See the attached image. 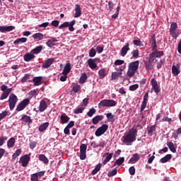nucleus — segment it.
<instances>
[{"label": "nucleus", "instance_id": "1", "mask_svg": "<svg viewBox=\"0 0 181 181\" xmlns=\"http://www.w3.org/2000/svg\"><path fill=\"white\" fill-rule=\"evenodd\" d=\"M138 136V129L132 128L129 129L128 133L122 136L124 144L127 145H131L133 142L136 141V136Z\"/></svg>", "mask_w": 181, "mask_h": 181}, {"label": "nucleus", "instance_id": "2", "mask_svg": "<svg viewBox=\"0 0 181 181\" xmlns=\"http://www.w3.org/2000/svg\"><path fill=\"white\" fill-rule=\"evenodd\" d=\"M139 67V61L136 60L129 64L128 70L127 72V77L129 78L134 77L136 71H138V69Z\"/></svg>", "mask_w": 181, "mask_h": 181}, {"label": "nucleus", "instance_id": "3", "mask_svg": "<svg viewBox=\"0 0 181 181\" xmlns=\"http://www.w3.org/2000/svg\"><path fill=\"white\" fill-rule=\"evenodd\" d=\"M115 105H117V101L114 100L104 99L98 103V108H104V107L110 108L111 107H115Z\"/></svg>", "mask_w": 181, "mask_h": 181}, {"label": "nucleus", "instance_id": "4", "mask_svg": "<svg viewBox=\"0 0 181 181\" xmlns=\"http://www.w3.org/2000/svg\"><path fill=\"white\" fill-rule=\"evenodd\" d=\"M0 88H1V90L3 91L0 97V100L2 101L3 100L8 98V97L9 96V94L12 93V88H8V86L4 84L0 86Z\"/></svg>", "mask_w": 181, "mask_h": 181}, {"label": "nucleus", "instance_id": "5", "mask_svg": "<svg viewBox=\"0 0 181 181\" xmlns=\"http://www.w3.org/2000/svg\"><path fill=\"white\" fill-rule=\"evenodd\" d=\"M30 103V99L29 98L23 99L18 104L16 108V111H17L18 112L21 111H23V110H25V107H28V105H29Z\"/></svg>", "mask_w": 181, "mask_h": 181}, {"label": "nucleus", "instance_id": "6", "mask_svg": "<svg viewBox=\"0 0 181 181\" xmlns=\"http://www.w3.org/2000/svg\"><path fill=\"white\" fill-rule=\"evenodd\" d=\"M125 67H126V66L124 65V66H121L119 68H116L115 70L117 71L112 73L111 80H118L119 77H122V71H124V70H125Z\"/></svg>", "mask_w": 181, "mask_h": 181}, {"label": "nucleus", "instance_id": "7", "mask_svg": "<svg viewBox=\"0 0 181 181\" xmlns=\"http://www.w3.org/2000/svg\"><path fill=\"white\" fill-rule=\"evenodd\" d=\"M18 96L16 95L11 93L8 98V106L10 110L12 111L13 108H15V105H16V103H18Z\"/></svg>", "mask_w": 181, "mask_h": 181}, {"label": "nucleus", "instance_id": "8", "mask_svg": "<svg viewBox=\"0 0 181 181\" xmlns=\"http://www.w3.org/2000/svg\"><path fill=\"white\" fill-rule=\"evenodd\" d=\"M30 153L29 154H25L20 158L19 163H21L23 168H27L30 162Z\"/></svg>", "mask_w": 181, "mask_h": 181}, {"label": "nucleus", "instance_id": "9", "mask_svg": "<svg viewBox=\"0 0 181 181\" xmlns=\"http://www.w3.org/2000/svg\"><path fill=\"white\" fill-rule=\"evenodd\" d=\"M108 130V124H103L101 127H98L95 132V136H101V135H103V134H105L107 131Z\"/></svg>", "mask_w": 181, "mask_h": 181}, {"label": "nucleus", "instance_id": "10", "mask_svg": "<svg viewBox=\"0 0 181 181\" xmlns=\"http://www.w3.org/2000/svg\"><path fill=\"white\" fill-rule=\"evenodd\" d=\"M87 145L81 144L80 146V156L81 160H86L87 158Z\"/></svg>", "mask_w": 181, "mask_h": 181}, {"label": "nucleus", "instance_id": "11", "mask_svg": "<svg viewBox=\"0 0 181 181\" xmlns=\"http://www.w3.org/2000/svg\"><path fill=\"white\" fill-rule=\"evenodd\" d=\"M100 59L99 58L95 59H89L88 60V66L91 69V70H94L97 69V63H100Z\"/></svg>", "mask_w": 181, "mask_h": 181}, {"label": "nucleus", "instance_id": "12", "mask_svg": "<svg viewBox=\"0 0 181 181\" xmlns=\"http://www.w3.org/2000/svg\"><path fill=\"white\" fill-rule=\"evenodd\" d=\"M151 90H153L154 93L156 94H158V93H160V86L158 84V81L155 78H152L151 81Z\"/></svg>", "mask_w": 181, "mask_h": 181}, {"label": "nucleus", "instance_id": "13", "mask_svg": "<svg viewBox=\"0 0 181 181\" xmlns=\"http://www.w3.org/2000/svg\"><path fill=\"white\" fill-rule=\"evenodd\" d=\"M148 98H149V93L146 92L144 96L143 101L141 105L140 112H142L148 104Z\"/></svg>", "mask_w": 181, "mask_h": 181}, {"label": "nucleus", "instance_id": "14", "mask_svg": "<svg viewBox=\"0 0 181 181\" xmlns=\"http://www.w3.org/2000/svg\"><path fill=\"white\" fill-rule=\"evenodd\" d=\"M15 26L13 25H1L0 26V33H6V32H12V30H14Z\"/></svg>", "mask_w": 181, "mask_h": 181}, {"label": "nucleus", "instance_id": "15", "mask_svg": "<svg viewBox=\"0 0 181 181\" xmlns=\"http://www.w3.org/2000/svg\"><path fill=\"white\" fill-rule=\"evenodd\" d=\"M129 49H129V43L127 42L121 49V50H120V56H122V57H125V56H127V53H128V52H129Z\"/></svg>", "mask_w": 181, "mask_h": 181}, {"label": "nucleus", "instance_id": "16", "mask_svg": "<svg viewBox=\"0 0 181 181\" xmlns=\"http://www.w3.org/2000/svg\"><path fill=\"white\" fill-rule=\"evenodd\" d=\"M150 43L151 45L152 51L158 49V45H156V35L155 34L151 35Z\"/></svg>", "mask_w": 181, "mask_h": 181}, {"label": "nucleus", "instance_id": "17", "mask_svg": "<svg viewBox=\"0 0 181 181\" xmlns=\"http://www.w3.org/2000/svg\"><path fill=\"white\" fill-rule=\"evenodd\" d=\"M54 63V58H49L47 59L44 64L42 65V69H49L52 64Z\"/></svg>", "mask_w": 181, "mask_h": 181}, {"label": "nucleus", "instance_id": "18", "mask_svg": "<svg viewBox=\"0 0 181 181\" xmlns=\"http://www.w3.org/2000/svg\"><path fill=\"white\" fill-rule=\"evenodd\" d=\"M81 91V86L78 85V83L73 86L72 89L71 90V95H76L77 93Z\"/></svg>", "mask_w": 181, "mask_h": 181}, {"label": "nucleus", "instance_id": "19", "mask_svg": "<svg viewBox=\"0 0 181 181\" xmlns=\"http://www.w3.org/2000/svg\"><path fill=\"white\" fill-rule=\"evenodd\" d=\"M32 37L34 39V40H35V42H39L45 39V35H43L42 33H36L32 35Z\"/></svg>", "mask_w": 181, "mask_h": 181}, {"label": "nucleus", "instance_id": "20", "mask_svg": "<svg viewBox=\"0 0 181 181\" xmlns=\"http://www.w3.org/2000/svg\"><path fill=\"white\" fill-rule=\"evenodd\" d=\"M56 42H57V37H52L47 40V42H45V45L47 46V47H49V49H52L53 46H56Z\"/></svg>", "mask_w": 181, "mask_h": 181}, {"label": "nucleus", "instance_id": "21", "mask_svg": "<svg viewBox=\"0 0 181 181\" xmlns=\"http://www.w3.org/2000/svg\"><path fill=\"white\" fill-rule=\"evenodd\" d=\"M172 73L173 76H179V74H180V66H179V64L173 65Z\"/></svg>", "mask_w": 181, "mask_h": 181}, {"label": "nucleus", "instance_id": "22", "mask_svg": "<svg viewBox=\"0 0 181 181\" xmlns=\"http://www.w3.org/2000/svg\"><path fill=\"white\" fill-rule=\"evenodd\" d=\"M104 119V115H96L92 119V122L93 125H97L100 121H103Z\"/></svg>", "mask_w": 181, "mask_h": 181}, {"label": "nucleus", "instance_id": "23", "mask_svg": "<svg viewBox=\"0 0 181 181\" xmlns=\"http://www.w3.org/2000/svg\"><path fill=\"white\" fill-rule=\"evenodd\" d=\"M47 108V103H46V101L45 100H42L40 102L39 111L40 112H43V111H45Z\"/></svg>", "mask_w": 181, "mask_h": 181}, {"label": "nucleus", "instance_id": "24", "mask_svg": "<svg viewBox=\"0 0 181 181\" xmlns=\"http://www.w3.org/2000/svg\"><path fill=\"white\" fill-rule=\"evenodd\" d=\"M35 57H36L35 56V54H30L29 52L26 53L24 54L23 56V59H24V62H30L31 60H33V59H35Z\"/></svg>", "mask_w": 181, "mask_h": 181}, {"label": "nucleus", "instance_id": "25", "mask_svg": "<svg viewBox=\"0 0 181 181\" xmlns=\"http://www.w3.org/2000/svg\"><path fill=\"white\" fill-rule=\"evenodd\" d=\"M74 11V18H80L81 16V7H80V5L76 4Z\"/></svg>", "mask_w": 181, "mask_h": 181}, {"label": "nucleus", "instance_id": "26", "mask_svg": "<svg viewBox=\"0 0 181 181\" xmlns=\"http://www.w3.org/2000/svg\"><path fill=\"white\" fill-rule=\"evenodd\" d=\"M145 69L147 71H149L153 69V66H155V64L153 62H151V61H146L144 62Z\"/></svg>", "mask_w": 181, "mask_h": 181}, {"label": "nucleus", "instance_id": "27", "mask_svg": "<svg viewBox=\"0 0 181 181\" xmlns=\"http://www.w3.org/2000/svg\"><path fill=\"white\" fill-rule=\"evenodd\" d=\"M21 121H23V122H28V125H30V124H32V122H33L30 116H28L27 115H24L21 118Z\"/></svg>", "mask_w": 181, "mask_h": 181}, {"label": "nucleus", "instance_id": "28", "mask_svg": "<svg viewBox=\"0 0 181 181\" xmlns=\"http://www.w3.org/2000/svg\"><path fill=\"white\" fill-rule=\"evenodd\" d=\"M70 71H71V64L66 63L62 71V74L67 75Z\"/></svg>", "mask_w": 181, "mask_h": 181}, {"label": "nucleus", "instance_id": "29", "mask_svg": "<svg viewBox=\"0 0 181 181\" xmlns=\"http://www.w3.org/2000/svg\"><path fill=\"white\" fill-rule=\"evenodd\" d=\"M16 142V139L14 137H11L7 141V148L11 149V148H13L15 146V144Z\"/></svg>", "mask_w": 181, "mask_h": 181}, {"label": "nucleus", "instance_id": "30", "mask_svg": "<svg viewBox=\"0 0 181 181\" xmlns=\"http://www.w3.org/2000/svg\"><path fill=\"white\" fill-rule=\"evenodd\" d=\"M38 159L40 162H43L45 165H49V158L45 154L38 155Z\"/></svg>", "mask_w": 181, "mask_h": 181}, {"label": "nucleus", "instance_id": "31", "mask_svg": "<svg viewBox=\"0 0 181 181\" xmlns=\"http://www.w3.org/2000/svg\"><path fill=\"white\" fill-rule=\"evenodd\" d=\"M49 122H46L45 123H42L38 127V131L40 132H44V131H46V129H47V128L49 127Z\"/></svg>", "mask_w": 181, "mask_h": 181}, {"label": "nucleus", "instance_id": "32", "mask_svg": "<svg viewBox=\"0 0 181 181\" xmlns=\"http://www.w3.org/2000/svg\"><path fill=\"white\" fill-rule=\"evenodd\" d=\"M70 121V117L67 115H62L60 116V124H67Z\"/></svg>", "mask_w": 181, "mask_h": 181}, {"label": "nucleus", "instance_id": "33", "mask_svg": "<svg viewBox=\"0 0 181 181\" xmlns=\"http://www.w3.org/2000/svg\"><path fill=\"white\" fill-rule=\"evenodd\" d=\"M139 159H141V156L136 153L132 155V157L129 159V162H132L133 163H135L138 162Z\"/></svg>", "mask_w": 181, "mask_h": 181}, {"label": "nucleus", "instance_id": "34", "mask_svg": "<svg viewBox=\"0 0 181 181\" xmlns=\"http://www.w3.org/2000/svg\"><path fill=\"white\" fill-rule=\"evenodd\" d=\"M105 155L106 156V158H105V160L103 161V165H107V163H108V162H110V160H111V159H112V153H105Z\"/></svg>", "mask_w": 181, "mask_h": 181}, {"label": "nucleus", "instance_id": "35", "mask_svg": "<svg viewBox=\"0 0 181 181\" xmlns=\"http://www.w3.org/2000/svg\"><path fill=\"white\" fill-rule=\"evenodd\" d=\"M106 117H107L108 122H111V124H114V122H115V116H114V115H112V113L109 112V113L106 114Z\"/></svg>", "mask_w": 181, "mask_h": 181}, {"label": "nucleus", "instance_id": "36", "mask_svg": "<svg viewBox=\"0 0 181 181\" xmlns=\"http://www.w3.org/2000/svg\"><path fill=\"white\" fill-rule=\"evenodd\" d=\"M42 76H35L33 79V82L34 83V86H40L42 84Z\"/></svg>", "mask_w": 181, "mask_h": 181}, {"label": "nucleus", "instance_id": "37", "mask_svg": "<svg viewBox=\"0 0 181 181\" xmlns=\"http://www.w3.org/2000/svg\"><path fill=\"white\" fill-rule=\"evenodd\" d=\"M172 159V154H167L165 156L163 157L160 160V163H166L167 162H169Z\"/></svg>", "mask_w": 181, "mask_h": 181}, {"label": "nucleus", "instance_id": "38", "mask_svg": "<svg viewBox=\"0 0 181 181\" xmlns=\"http://www.w3.org/2000/svg\"><path fill=\"white\" fill-rule=\"evenodd\" d=\"M42 50H43V46L40 45V46H37L35 48L32 49L31 53H33L34 54H39V53H40V52H42Z\"/></svg>", "mask_w": 181, "mask_h": 181}, {"label": "nucleus", "instance_id": "39", "mask_svg": "<svg viewBox=\"0 0 181 181\" xmlns=\"http://www.w3.org/2000/svg\"><path fill=\"white\" fill-rule=\"evenodd\" d=\"M99 78L103 80L107 76V70L105 69H101L98 71Z\"/></svg>", "mask_w": 181, "mask_h": 181}, {"label": "nucleus", "instance_id": "40", "mask_svg": "<svg viewBox=\"0 0 181 181\" xmlns=\"http://www.w3.org/2000/svg\"><path fill=\"white\" fill-rule=\"evenodd\" d=\"M101 166H102L101 163H98V165H96L95 168L92 170L91 175H97V173H98V172H100V170L101 169Z\"/></svg>", "mask_w": 181, "mask_h": 181}, {"label": "nucleus", "instance_id": "41", "mask_svg": "<svg viewBox=\"0 0 181 181\" xmlns=\"http://www.w3.org/2000/svg\"><path fill=\"white\" fill-rule=\"evenodd\" d=\"M26 42H28V38L26 37L18 38L13 42V45H19V43H26Z\"/></svg>", "mask_w": 181, "mask_h": 181}, {"label": "nucleus", "instance_id": "42", "mask_svg": "<svg viewBox=\"0 0 181 181\" xmlns=\"http://www.w3.org/2000/svg\"><path fill=\"white\" fill-rule=\"evenodd\" d=\"M87 74H86L85 72L83 73L79 78V83L80 84H84V83H86V81H87Z\"/></svg>", "mask_w": 181, "mask_h": 181}, {"label": "nucleus", "instance_id": "43", "mask_svg": "<svg viewBox=\"0 0 181 181\" xmlns=\"http://www.w3.org/2000/svg\"><path fill=\"white\" fill-rule=\"evenodd\" d=\"M152 52L154 53L156 59H159L163 56V51H158V48H156V50H153Z\"/></svg>", "mask_w": 181, "mask_h": 181}, {"label": "nucleus", "instance_id": "44", "mask_svg": "<svg viewBox=\"0 0 181 181\" xmlns=\"http://www.w3.org/2000/svg\"><path fill=\"white\" fill-rule=\"evenodd\" d=\"M124 162H125V158L120 157L117 160H115V162L114 163V166H115V165H117V166H121V165H122L124 163Z\"/></svg>", "mask_w": 181, "mask_h": 181}, {"label": "nucleus", "instance_id": "45", "mask_svg": "<svg viewBox=\"0 0 181 181\" xmlns=\"http://www.w3.org/2000/svg\"><path fill=\"white\" fill-rule=\"evenodd\" d=\"M167 146H168L170 151H172L173 153H176V148L172 141L168 142Z\"/></svg>", "mask_w": 181, "mask_h": 181}, {"label": "nucleus", "instance_id": "46", "mask_svg": "<svg viewBox=\"0 0 181 181\" xmlns=\"http://www.w3.org/2000/svg\"><path fill=\"white\" fill-rule=\"evenodd\" d=\"M148 62H151V63H153L155 64V62H157L156 60V57L155 56V53L151 52L149 55H148Z\"/></svg>", "mask_w": 181, "mask_h": 181}, {"label": "nucleus", "instance_id": "47", "mask_svg": "<svg viewBox=\"0 0 181 181\" xmlns=\"http://www.w3.org/2000/svg\"><path fill=\"white\" fill-rule=\"evenodd\" d=\"M22 153V149L18 148L16 152L12 155V159L13 160H15L18 156H19Z\"/></svg>", "mask_w": 181, "mask_h": 181}, {"label": "nucleus", "instance_id": "48", "mask_svg": "<svg viewBox=\"0 0 181 181\" xmlns=\"http://www.w3.org/2000/svg\"><path fill=\"white\" fill-rule=\"evenodd\" d=\"M74 25H76V20H73L69 23V25L68 27L69 32H74Z\"/></svg>", "mask_w": 181, "mask_h": 181}, {"label": "nucleus", "instance_id": "49", "mask_svg": "<svg viewBox=\"0 0 181 181\" xmlns=\"http://www.w3.org/2000/svg\"><path fill=\"white\" fill-rule=\"evenodd\" d=\"M30 78V74H25L24 76L21 78V83H26V81H32L29 80Z\"/></svg>", "mask_w": 181, "mask_h": 181}, {"label": "nucleus", "instance_id": "50", "mask_svg": "<svg viewBox=\"0 0 181 181\" xmlns=\"http://www.w3.org/2000/svg\"><path fill=\"white\" fill-rule=\"evenodd\" d=\"M155 131H156V126L152 125L148 132V136H152V135H153V132H155Z\"/></svg>", "mask_w": 181, "mask_h": 181}, {"label": "nucleus", "instance_id": "51", "mask_svg": "<svg viewBox=\"0 0 181 181\" xmlns=\"http://www.w3.org/2000/svg\"><path fill=\"white\" fill-rule=\"evenodd\" d=\"M83 111H84V107L81 105V107H76L74 110V114H83Z\"/></svg>", "mask_w": 181, "mask_h": 181}, {"label": "nucleus", "instance_id": "52", "mask_svg": "<svg viewBox=\"0 0 181 181\" xmlns=\"http://www.w3.org/2000/svg\"><path fill=\"white\" fill-rule=\"evenodd\" d=\"M118 170H117V168H115L113 170H112L111 171H109L107 173V176L108 177H112V176H115V175H117Z\"/></svg>", "mask_w": 181, "mask_h": 181}, {"label": "nucleus", "instance_id": "53", "mask_svg": "<svg viewBox=\"0 0 181 181\" xmlns=\"http://www.w3.org/2000/svg\"><path fill=\"white\" fill-rule=\"evenodd\" d=\"M8 141V136H0V146H3V145Z\"/></svg>", "mask_w": 181, "mask_h": 181}, {"label": "nucleus", "instance_id": "54", "mask_svg": "<svg viewBox=\"0 0 181 181\" xmlns=\"http://www.w3.org/2000/svg\"><path fill=\"white\" fill-rule=\"evenodd\" d=\"M133 44L134 46H139V47H142V46H144V43L139 40H134Z\"/></svg>", "mask_w": 181, "mask_h": 181}, {"label": "nucleus", "instance_id": "55", "mask_svg": "<svg viewBox=\"0 0 181 181\" xmlns=\"http://www.w3.org/2000/svg\"><path fill=\"white\" fill-rule=\"evenodd\" d=\"M132 57L134 59H138V57H139V50L138 49H134L132 52Z\"/></svg>", "mask_w": 181, "mask_h": 181}, {"label": "nucleus", "instance_id": "56", "mask_svg": "<svg viewBox=\"0 0 181 181\" xmlns=\"http://www.w3.org/2000/svg\"><path fill=\"white\" fill-rule=\"evenodd\" d=\"M96 112H97V110L94 107H92L87 112V115H88V117H93V115H94V114H95Z\"/></svg>", "mask_w": 181, "mask_h": 181}, {"label": "nucleus", "instance_id": "57", "mask_svg": "<svg viewBox=\"0 0 181 181\" xmlns=\"http://www.w3.org/2000/svg\"><path fill=\"white\" fill-rule=\"evenodd\" d=\"M170 35L172 36V37H175V39L179 36V34L176 30H170Z\"/></svg>", "mask_w": 181, "mask_h": 181}, {"label": "nucleus", "instance_id": "58", "mask_svg": "<svg viewBox=\"0 0 181 181\" xmlns=\"http://www.w3.org/2000/svg\"><path fill=\"white\" fill-rule=\"evenodd\" d=\"M115 66H122V64H125V61L122 59H117L114 63Z\"/></svg>", "mask_w": 181, "mask_h": 181}, {"label": "nucleus", "instance_id": "59", "mask_svg": "<svg viewBox=\"0 0 181 181\" xmlns=\"http://www.w3.org/2000/svg\"><path fill=\"white\" fill-rule=\"evenodd\" d=\"M138 88H139V85L136 83L130 86L129 89L130 91H136V90H138Z\"/></svg>", "mask_w": 181, "mask_h": 181}, {"label": "nucleus", "instance_id": "60", "mask_svg": "<svg viewBox=\"0 0 181 181\" xmlns=\"http://www.w3.org/2000/svg\"><path fill=\"white\" fill-rule=\"evenodd\" d=\"M95 54H97V52L95 49L91 48L89 51V57H95Z\"/></svg>", "mask_w": 181, "mask_h": 181}, {"label": "nucleus", "instance_id": "61", "mask_svg": "<svg viewBox=\"0 0 181 181\" xmlns=\"http://www.w3.org/2000/svg\"><path fill=\"white\" fill-rule=\"evenodd\" d=\"M69 26H70V22L66 21V22L63 23L62 24H61L59 26V29H64V28H69Z\"/></svg>", "mask_w": 181, "mask_h": 181}, {"label": "nucleus", "instance_id": "62", "mask_svg": "<svg viewBox=\"0 0 181 181\" xmlns=\"http://www.w3.org/2000/svg\"><path fill=\"white\" fill-rule=\"evenodd\" d=\"M164 63H165V59H160V62L157 63L158 70H160V69H162V66H163Z\"/></svg>", "mask_w": 181, "mask_h": 181}, {"label": "nucleus", "instance_id": "63", "mask_svg": "<svg viewBox=\"0 0 181 181\" xmlns=\"http://www.w3.org/2000/svg\"><path fill=\"white\" fill-rule=\"evenodd\" d=\"M108 10L110 12L114 11V3L112 1H108Z\"/></svg>", "mask_w": 181, "mask_h": 181}, {"label": "nucleus", "instance_id": "64", "mask_svg": "<svg viewBox=\"0 0 181 181\" xmlns=\"http://www.w3.org/2000/svg\"><path fill=\"white\" fill-rule=\"evenodd\" d=\"M30 181H39L37 175L35 173L31 175Z\"/></svg>", "mask_w": 181, "mask_h": 181}]
</instances>
